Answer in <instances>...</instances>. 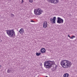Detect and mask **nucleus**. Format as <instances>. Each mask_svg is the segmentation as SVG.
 I'll use <instances>...</instances> for the list:
<instances>
[{
	"label": "nucleus",
	"instance_id": "1",
	"mask_svg": "<svg viewBox=\"0 0 77 77\" xmlns=\"http://www.w3.org/2000/svg\"><path fill=\"white\" fill-rule=\"evenodd\" d=\"M60 65L63 68H66L69 67V66H71L72 63L71 62L68 60H63L61 61Z\"/></svg>",
	"mask_w": 77,
	"mask_h": 77
},
{
	"label": "nucleus",
	"instance_id": "2",
	"mask_svg": "<svg viewBox=\"0 0 77 77\" xmlns=\"http://www.w3.org/2000/svg\"><path fill=\"white\" fill-rule=\"evenodd\" d=\"M53 65H56V64H55V62H54V61L47 60L45 61L44 63L45 67L46 68H48V69H50V68L52 67Z\"/></svg>",
	"mask_w": 77,
	"mask_h": 77
},
{
	"label": "nucleus",
	"instance_id": "3",
	"mask_svg": "<svg viewBox=\"0 0 77 77\" xmlns=\"http://www.w3.org/2000/svg\"><path fill=\"white\" fill-rule=\"evenodd\" d=\"M6 31L7 34L10 38H13L15 36V33L13 29L7 30Z\"/></svg>",
	"mask_w": 77,
	"mask_h": 77
},
{
	"label": "nucleus",
	"instance_id": "4",
	"mask_svg": "<svg viewBox=\"0 0 77 77\" xmlns=\"http://www.w3.org/2000/svg\"><path fill=\"white\" fill-rule=\"evenodd\" d=\"M34 14L36 15H39L42 14L43 12V11L40 8H38L37 9H35L34 10Z\"/></svg>",
	"mask_w": 77,
	"mask_h": 77
},
{
	"label": "nucleus",
	"instance_id": "5",
	"mask_svg": "<svg viewBox=\"0 0 77 77\" xmlns=\"http://www.w3.org/2000/svg\"><path fill=\"white\" fill-rule=\"evenodd\" d=\"M49 3H54V4H57L59 3V0H47Z\"/></svg>",
	"mask_w": 77,
	"mask_h": 77
},
{
	"label": "nucleus",
	"instance_id": "6",
	"mask_svg": "<svg viewBox=\"0 0 77 77\" xmlns=\"http://www.w3.org/2000/svg\"><path fill=\"white\" fill-rule=\"evenodd\" d=\"M57 23H58V24H61V23L62 24V23H63V20L60 17H58L57 18Z\"/></svg>",
	"mask_w": 77,
	"mask_h": 77
},
{
	"label": "nucleus",
	"instance_id": "7",
	"mask_svg": "<svg viewBox=\"0 0 77 77\" xmlns=\"http://www.w3.org/2000/svg\"><path fill=\"white\" fill-rule=\"evenodd\" d=\"M56 17H54L52 19V18H51L50 19V20H52V23H54L55 24L56 23Z\"/></svg>",
	"mask_w": 77,
	"mask_h": 77
},
{
	"label": "nucleus",
	"instance_id": "8",
	"mask_svg": "<svg viewBox=\"0 0 77 77\" xmlns=\"http://www.w3.org/2000/svg\"><path fill=\"white\" fill-rule=\"evenodd\" d=\"M43 27L44 28H46L47 27V21H45L43 23Z\"/></svg>",
	"mask_w": 77,
	"mask_h": 77
},
{
	"label": "nucleus",
	"instance_id": "9",
	"mask_svg": "<svg viewBox=\"0 0 77 77\" xmlns=\"http://www.w3.org/2000/svg\"><path fill=\"white\" fill-rule=\"evenodd\" d=\"M40 51L42 53H45V48H42L41 49Z\"/></svg>",
	"mask_w": 77,
	"mask_h": 77
},
{
	"label": "nucleus",
	"instance_id": "10",
	"mask_svg": "<svg viewBox=\"0 0 77 77\" xmlns=\"http://www.w3.org/2000/svg\"><path fill=\"white\" fill-rule=\"evenodd\" d=\"M63 77H69V74L67 73L64 74L63 75Z\"/></svg>",
	"mask_w": 77,
	"mask_h": 77
},
{
	"label": "nucleus",
	"instance_id": "11",
	"mask_svg": "<svg viewBox=\"0 0 77 77\" xmlns=\"http://www.w3.org/2000/svg\"><path fill=\"white\" fill-rule=\"evenodd\" d=\"M19 32L20 33H23L24 32V29H21L20 30Z\"/></svg>",
	"mask_w": 77,
	"mask_h": 77
},
{
	"label": "nucleus",
	"instance_id": "12",
	"mask_svg": "<svg viewBox=\"0 0 77 77\" xmlns=\"http://www.w3.org/2000/svg\"><path fill=\"white\" fill-rule=\"evenodd\" d=\"M11 72V69H8L7 70L8 73H10V72Z\"/></svg>",
	"mask_w": 77,
	"mask_h": 77
},
{
	"label": "nucleus",
	"instance_id": "13",
	"mask_svg": "<svg viewBox=\"0 0 77 77\" xmlns=\"http://www.w3.org/2000/svg\"><path fill=\"white\" fill-rule=\"evenodd\" d=\"M41 53H38V52H37L36 54L37 56H39L41 55Z\"/></svg>",
	"mask_w": 77,
	"mask_h": 77
},
{
	"label": "nucleus",
	"instance_id": "14",
	"mask_svg": "<svg viewBox=\"0 0 77 77\" xmlns=\"http://www.w3.org/2000/svg\"><path fill=\"white\" fill-rule=\"evenodd\" d=\"M74 38H75V36L72 35V37H70V39H74Z\"/></svg>",
	"mask_w": 77,
	"mask_h": 77
},
{
	"label": "nucleus",
	"instance_id": "15",
	"mask_svg": "<svg viewBox=\"0 0 77 77\" xmlns=\"http://www.w3.org/2000/svg\"><path fill=\"white\" fill-rule=\"evenodd\" d=\"M58 66V65H56L55 66V71H56V69L57 68V67Z\"/></svg>",
	"mask_w": 77,
	"mask_h": 77
},
{
	"label": "nucleus",
	"instance_id": "16",
	"mask_svg": "<svg viewBox=\"0 0 77 77\" xmlns=\"http://www.w3.org/2000/svg\"><path fill=\"white\" fill-rule=\"evenodd\" d=\"M11 17H14V15L12 14H11Z\"/></svg>",
	"mask_w": 77,
	"mask_h": 77
},
{
	"label": "nucleus",
	"instance_id": "17",
	"mask_svg": "<svg viewBox=\"0 0 77 77\" xmlns=\"http://www.w3.org/2000/svg\"><path fill=\"white\" fill-rule=\"evenodd\" d=\"M29 2L30 3H33V0H29Z\"/></svg>",
	"mask_w": 77,
	"mask_h": 77
},
{
	"label": "nucleus",
	"instance_id": "18",
	"mask_svg": "<svg viewBox=\"0 0 77 77\" xmlns=\"http://www.w3.org/2000/svg\"><path fill=\"white\" fill-rule=\"evenodd\" d=\"M30 22H32L33 23H35V21L33 20H32L30 21Z\"/></svg>",
	"mask_w": 77,
	"mask_h": 77
},
{
	"label": "nucleus",
	"instance_id": "19",
	"mask_svg": "<svg viewBox=\"0 0 77 77\" xmlns=\"http://www.w3.org/2000/svg\"><path fill=\"white\" fill-rule=\"evenodd\" d=\"M23 2H24V1H23V0H22L21 3H23Z\"/></svg>",
	"mask_w": 77,
	"mask_h": 77
},
{
	"label": "nucleus",
	"instance_id": "20",
	"mask_svg": "<svg viewBox=\"0 0 77 77\" xmlns=\"http://www.w3.org/2000/svg\"><path fill=\"white\" fill-rule=\"evenodd\" d=\"M52 71H55V69H54V70L53 69H51Z\"/></svg>",
	"mask_w": 77,
	"mask_h": 77
},
{
	"label": "nucleus",
	"instance_id": "21",
	"mask_svg": "<svg viewBox=\"0 0 77 77\" xmlns=\"http://www.w3.org/2000/svg\"><path fill=\"white\" fill-rule=\"evenodd\" d=\"M68 36L69 37V38H71V37H70V36L69 35H68Z\"/></svg>",
	"mask_w": 77,
	"mask_h": 77
},
{
	"label": "nucleus",
	"instance_id": "22",
	"mask_svg": "<svg viewBox=\"0 0 77 77\" xmlns=\"http://www.w3.org/2000/svg\"><path fill=\"white\" fill-rule=\"evenodd\" d=\"M50 21L51 22V23H52V21H53V20H51Z\"/></svg>",
	"mask_w": 77,
	"mask_h": 77
},
{
	"label": "nucleus",
	"instance_id": "23",
	"mask_svg": "<svg viewBox=\"0 0 77 77\" xmlns=\"http://www.w3.org/2000/svg\"><path fill=\"white\" fill-rule=\"evenodd\" d=\"M2 40H1V39H0V42H2Z\"/></svg>",
	"mask_w": 77,
	"mask_h": 77
},
{
	"label": "nucleus",
	"instance_id": "24",
	"mask_svg": "<svg viewBox=\"0 0 77 77\" xmlns=\"http://www.w3.org/2000/svg\"><path fill=\"white\" fill-rule=\"evenodd\" d=\"M2 68V66L0 65V68Z\"/></svg>",
	"mask_w": 77,
	"mask_h": 77
},
{
	"label": "nucleus",
	"instance_id": "25",
	"mask_svg": "<svg viewBox=\"0 0 77 77\" xmlns=\"http://www.w3.org/2000/svg\"><path fill=\"white\" fill-rule=\"evenodd\" d=\"M9 1H11L12 0H9Z\"/></svg>",
	"mask_w": 77,
	"mask_h": 77
},
{
	"label": "nucleus",
	"instance_id": "26",
	"mask_svg": "<svg viewBox=\"0 0 77 77\" xmlns=\"http://www.w3.org/2000/svg\"><path fill=\"white\" fill-rule=\"evenodd\" d=\"M46 77H48V76H46Z\"/></svg>",
	"mask_w": 77,
	"mask_h": 77
},
{
	"label": "nucleus",
	"instance_id": "27",
	"mask_svg": "<svg viewBox=\"0 0 77 77\" xmlns=\"http://www.w3.org/2000/svg\"><path fill=\"white\" fill-rule=\"evenodd\" d=\"M54 68H54H53H53Z\"/></svg>",
	"mask_w": 77,
	"mask_h": 77
}]
</instances>
